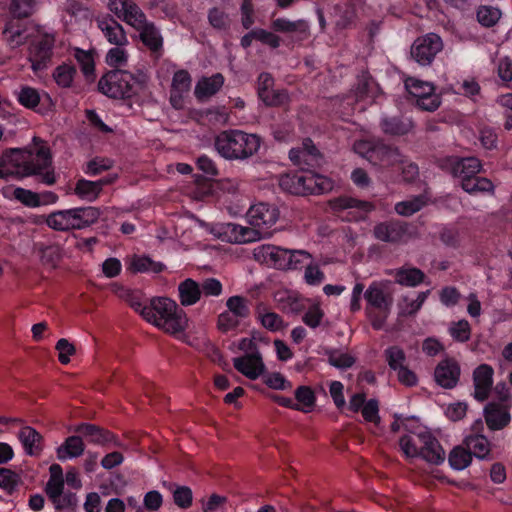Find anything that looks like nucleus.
Segmentation results:
<instances>
[{"label": "nucleus", "mask_w": 512, "mask_h": 512, "mask_svg": "<svg viewBox=\"0 0 512 512\" xmlns=\"http://www.w3.org/2000/svg\"><path fill=\"white\" fill-rule=\"evenodd\" d=\"M34 149L25 151L19 148L6 149L0 158V178L8 180L14 175L30 176L51 167L50 148L37 136L32 139Z\"/></svg>", "instance_id": "obj_1"}, {"label": "nucleus", "mask_w": 512, "mask_h": 512, "mask_svg": "<svg viewBox=\"0 0 512 512\" xmlns=\"http://www.w3.org/2000/svg\"><path fill=\"white\" fill-rule=\"evenodd\" d=\"M108 8L120 20L139 32L142 44L153 56L159 58L162 55L164 39L160 29L147 20L145 13L133 0H109Z\"/></svg>", "instance_id": "obj_2"}, {"label": "nucleus", "mask_w": 512, "mask_h": 512, "mask_svg": "<svg viewBox=\"0 0 512 512\" xmlns=\"http://www.w3.org/2000/svg\"><path fill=\"white\" fill-rule=\"evenodd\" d=\"M446 165L450 174L460 179L461 188L468 194H494L493 182L486 177L478 176L482 170V163L478 158L451 157L447 159Z\"/></svg>", "instance_id": "obj_3"}, {"label": "nucleus", "mask_w": 512, "mask_h": 512, "mask_svg": "<svg viewBox=\"0 0 512 512\" xmlns=\"http://www.w3.org/2000/svg\"><path fill=\"white\" fill-rule=\"evenodd\" d=\"M142 316L168 333L176 334L185 330L187 317L177 303L167 297H157L141 309Z\"/></svg>", "instance_id": "obj_4"}, {"label": "nucleus", "mask_w": 512, "mask_h": 512, "mask_svg": "<svg viewBox=\"0 0 512 512\" xmlns=\"http://www.w3.org/2000/svg\"><path fill=\"white\" fill-rule=\"evenodd\" d=\"M279 186L289 194L306 196L325 194L332 191L334 181L316 171L302 168L281 175Z\"/></svg>", "instance_id": "obj_5"}, {"label": "nucleus", "mask_w": 512, "mask_h": 512, "mask_svg": "<svg viewBox=\"0 0 512 512\" xmlns=\"http://www.w3.org/2000/svg\"><path fill=\"white\" fill-rule=\"evenodd\" d=\"M261 139L256 134L230 129L220 132L215 139L218 153L228 160H245L260 148Z\"/></svg>", "instance_id": "obj_6"}, {"label": "nucleus", "mask_w": 512, "mask_h": 512, "mask_svg": "<svg viewBox=\"0 0 512 512\" xmlns=\"http://www.w3.org/2000/svg\"><path fill=\"white\" fill-rule=\"evenodd\" d=\"M354 150L373 166L387 172L388 176L396 165L401 164L402 154L399 149L382 141H358L354 144Z\"/></svg>", "instance_id": "obj_7"}, {"label": "nucleus", "mask_w": 512, "mask_h": 512, "mask_svg": "<svg viewBox=\"0 0 512 512\" xmlns=\"http://www.w3.org/2000/svg\"><path fill=\"white\" fill-rule=\"evenodd\" d=\"M257 259L280 270L301 269L311 255L305 250H291L274 245H264L255 254Z\"/></svg>", "instance_id": "obj_8"}, {"label": "nucleus", "mask_w": 512, "mask_h": 512, "mask_svg": "<svg viewBox=\"0 0 512 512\" xmlns=\"http://www.w3.org/2000/svg\"><path fill=\"white\" fill-rule=\"evenodd\" d=\"M367 302L366 313L376 330L383 328L393 304L391 293L384 291L381 284L372 282L364 292Z\"/></svg>", "instance_id": "obj_9"}, {"label": "nucleus", "mask_w": 512, "mask_h": 512, "mask_svg": "<svg viewBox=\"0 0 512 512\" xmlns=\"http://www.w3.org/2000/svg\"><path fill=\"white\" fill-rule=\"evenodd\" d=\"M137 79L126 70H112L98 82V90L109 98L126 99L136 94Z\"/></svg>", "instance_id": "obj_10"}, {"label": "nucleus", "mask_w": 512, "mask_h": 512, "mask_svg": "<svg viewBox=\"0 0 512 512\" xmlns=\"http://www.w3.org/2000/svg\"><path fill=\"white\" fill-rule=\"evenodd\" d=\"M55 48V36L43 33L31 40L28 48V59L34 72L45 70L52 61Z\"/></svg>", "instance_id": "obj_11"}, {"label": "nucleus", "mask_w": 512, "mask_h": 512, "mask_svg": "<svg viewBox=\"0 0 512 512\" xmlns=\"http://www.w3.org/2000/svg\"><path fill=\"white\" fill-rule=\"evenodd\" d=\"M279 215L278 207L264 202L252 205L247 212L248 222L254 227L258 238L270 235V229L277 222Z\"/></svg>", "instance_id": "obj_12"}, {"label": "nucleus", "mask_w": 512, "mask_h": 512, "mask_svg": "<svg viewBox=\"0 0 512 512\" xmlns=\"http://www.w3.org/2000/svg\"><path fill=\"white\" fill-rule=\"evenodd\" d=\"M443 48L440 36L434 33L417 38L411 46L410 54L421 66H428L432 63L437 53Z\"/></svg>", "instance_id": "obj_13"}, {"label": "nucleus", "mask_w": 512, "mask_h": 512, "mask_svg": "<svg viewBox=\"0 0 512 512\" xmlns=\"http://www.w3.org/2000/svg\"><path fill=\"white\" fill-rule=\"evenodd\" d=\"M373 236L385 243H404L410 238L409 225L397 219L383 221L374 226Z\"/></svg>", "instance_id": "obj_14"}, {"label": "nucleus", "mask_w": 512, "mask_h": 512, "mask_svg": "<svg viewBox=\"0 0 512 512\" xmlns=\"http://www.w3.org/2000/svg\"><path fill=\"white\" fill-rule=\"evenodd\" d=\"M289 158L299 169L305 168L315 171L324 163V157L309 138L303 141L301 148H292Z\"/></svg>", "instance_id": "obj_15"}, {"label": "nucleus", "mask_w": 512, "mask_h": 512, "mask_svg": "<svg viewBox=\"0 0 512 512\" xmlns=\"http://www.w3.org/2000/svg\"><path fill=\"white\" fill-rule=\"evenodd\" d=\"M274 78L268 72H262L257 78V95L266 106H282L289 100L286 90H273Z\"/></svg>", "instance_id": "obj_16"}, {"label": "nucleus", "mask_w": 512, "mask_h": 512, "mask_svg": "<svg viewBox=\"0 0 512 512\" xmlns=\"http://www.w3.org/2000/svg\"><path fill=\"white\" fill-rule=\"evenodd\" d=\"M461 375V368L457 360L446 357L435 367L434 380L444 389H453L457 386Z\"/></svg>", "instance_id": "obj_17"}, {"label": "nucleus", "mask_w": 512, "mask_h": 512, "mask_svg": "<svg viewBox=\"0 0 512 512\" xmlns=\"http://www.w3.org/2000/svg\"><path fill=\"white\" fill-rule=\"evenodd\" d=\"M494 369L491 365L482 363L472 373L474 386L473 397L479 402L486 401L493 387Z\"/></svg>", "instance_id": "obj_18"}, {"label": "nucleus", "mask_w": 512, "mask_h": 512, "mask_svg": "<svg viewBox=\"0 0 512 512\" xmlns=\"http://www.w3.org/2000/svg\"><path fill=\"white\" fill-rule=\"evenodd\" d=\"M483 428V422L481 419L475 421L471 427L472 433L465 437L464 443L472 456L481 460H490L492 459L490 442L486 436L481 434Z\"/></svg>", "instance_id": "obj_19"}, {"label": "nucleus", "mask_w": 512, "mask_h": 512, "mask_svg": "<svg viewBox=\"0 0 512 512\" xmlns=\"http://www.w3.org/2000/svg\"><path fill=\"white\" fill-rule=\"evenodd\" d=\"M75 432L97 445L113 444L115 447L121 446L118 437L114 433L95 424L81 423L75 427Z\"/></svg>", "instance_id": "obj_20"}, {"label": "nucleus", "mask_w": 512, "mask_h": 512, "mask_svg": "<svg viewBox=\"0 0 512 512\" xmlns=\"http://www.w3.org/2000/svg\"><path fill=\"white\" fill-rule=\"evenodd\" d=\"M234 368L251 380H256L265 372V364L260 352L247 353L233 359Z\"/></svg>", "instance_id": "obj_21"}, {"label": "nucleus", "mask_w": 512, "mask_h": 512, "mask_svg": "<svg viewBox=\"0 0 512 512\" xmlns=\"http://www.w3.org/2000/svg\"><path fill=\"white\" fill-rule=\"evenodd\" d=\"M17 101L25 108L44 114L47 107L52 104L51 97L45 93L43 98L36 88L22 86L17 93Z\"/></svg>", "instance_id": "obj_22"}, {"label": "nucleus", "mask_w": 512, "mask_h": 512, "mask_svg": "<svg viewBox=\"0 0 512 512\" xmlns=\"http://www.w3.org/2000/svg\"><path fill=\"white\" fill-rule=\"evenodd\" d=\"M97 25L110 44L126 46L129 43L123 26L112 16L107 15L98 19Z\"/></svg>", "instance_id": "obj_23"}, {"label": "nucleus", "mask_w": 512, "mask_h": 512, "mask_svg": "<svg viewBox=\"0 0 512 512\" xmlns=\"http://www.w3.org/2000/svg\"><path fill=\"white\" fill-rule=\"evenodd\" d=\"M422 443L420 447V456L428 463L440 465L445 460V451L439 441L431 434H423L419 436Z\"/></svg>", "instance_id": "obj_24"}, {"label": "nucleus", "mask_w": 512, "mask_h": 512, "mask_svg": "<svg viewBox=\"0 0 512 512\" xmlns=\"http://www.w3.org/2000/svg\"><path fill=\"white\" fill-rule=\"evenodd\" d=\"M72 230H81L96 223L101 215L100 209L93 206L70 208Z\"/></svg>", "instance_id": "obj_25"}, {"label": "nucleus", "mask_w": 512, "mask_h": 512, "mask_svg": "<svg viewBox=\"0 0 512 512\" xmlns=\"http://www.w3.org/2000/svg\"><path fill=\"white\" fill-rule=\"evenodd\" d=\"M109 183H111V180L100 179L90 181L85 178H80L75 184L73 193L82 200L93 202L99 197L104 185Z\"/></svg>", "instance_id": "obj_26"}, {"label": "nucleus", "mask_w": 512, "mask_h": 512, "mask_svg": "<svg viewBox=\"0 0 512 512\" xmlns=\"http://www.w3.org/2000/svg\"><path fill=\"white\" fill-rule=\"evenodd\" d=\"M18 438L26 454L38 456L43 450V437L31 426H24L18 433Z\"/></svg>", "instance_id": "obj_27"}, {"label": "nucleus", "mask_w": 512, "mask_h": 512, "mask_svg": "<svg viewBox=\"0 0 512 512\" xmlns=\"http://www.w3.org/2000/svg\"><path fill=\"white\" fill-rule=\"evenodd\" d=\"M484 416L490 430L496 431L506 427L510 420V413L498 404H488L484 409Z\"/></svg>", "instance_id": "obj_28"}, {"label": "nucleus", "mask_w": 512, "mask_h": 512, "mask_svg": "<svg viewBox=\"0 0 512 512\" xmlns=\"http://www.w3.org/2000/svg\"><path fill=\"white\" fill-rule=\"evenodd\" d=\"M393 274L395 282L405 287H417L426 278L425 273L421 269L409 265L395 269Z\"/></svg>", "instance_id": "obj_29"}, {"label": "nucleus", "mask_w": 512, "mask_h": 512, "mask_svg": "<svg viewBox=\"0 0 512 512\" xmlns=\"http://www.w3.org/2000/svg\"><path fill=\"white\" fill-rule=\"evenodd\" d=\"M127 269L132 273H162L166 265L162 262L154 261L147 255H134L128 262Z\"/></svg>", "instance_id": "obj_30"}, {"label": "nucleus", "mask_w": 512, "mask_h": 512, "mask_svg": "<svg viewBox=\"0 0 512 512\" xmlns=\"http://www.w3.org/2000/svg\"><path fill=\"white\" fill-rule=\"evenodd\" d=\"M224 77L220 73H216L211 77H203L196 86L194 94L198 100H203L215 95L223 86Z\"/></svg>", "instance_id": "obj_31"}, {"label": "nucleus", "mask_w": 512, "mask_h": 512, "mask_svg": "<svg viewBox=\"0 0 512 512\" xmlns=\"http://www.w3.org/2000/svg\"><path fill=\"white\" fill-rule=\"evenodd\" d=\"M380 127L385 134L400 136L412 129L413 122L403 116H385L381 119Z\"/></svg>", "instance_id": "obj_32"}, {"label": "nucleus", "mask_w": 512, "mask_h": 512, "mask_svg": "<svg viewBox=\"0 0 512 512\" xmlns=\"http://www.w3.org/2000/svg\"><path fill=\"white\" fill-rule=\"evenodd\" d=\"M227 241L231 243H247L258 239L257 232L249 227H245L235 223H227L223 227Z\"/></svg>", "instance_id": "obj_33"}, {"label": "nucleus", "mask_w": 512, "mask_h": 512, "mask_svg": "<svg viewBox=\"0 0 512 512\" xmlns=\"http://www.w3.org/2000/svg\"><path fill=\"white\" fill-rule=\"evenodd\" d=\"M85 445L81 436L73 435L65 439V441L57 448V458L60 461L77 458L83 454Z\"/></svg>", "instance_id": "obj_34"}, {"label": "nucleus", "mask_w": 512, "mask_h": 512, "mask_svg": "<svg viewBox=\"0 0 512 512\" xmlns=\"http://www.w3.org/2000/svg\"><path fill=\"white\" fill-rule=\"evenodd\" d=\"M178 293L180 303L183 306H191L199 301L202 291L195 280L187 278L179 284Z\"/></svg>", "instance_id": "obj_35"}, {"label": "nucleus", "mask_w": 512, "mask_h": 512, "mask_svg": "<svg viewBox=\"0 0 512 512\" xmlns=\"http://www.w3.org/2000/svg\"><path fill=\"white\" fill-rule=\"evenodd\" d=\"M391 179H401L406 183H414L419 177V167L416 163L402 155L401 164L395 166V170L389 175Z\"/></svg>", "instance_id": "obj_36"}, {"label": "nucleus", "mask_w": 512, "mask_h": 512, "mask_svg": "<svg viewBox=\"0 0 512 512\" xmlns=\"http://www.w3.org/2000/svg\"><path fill=\"white\" fill-rule=\"evenodd\" d=\"M271 29L278 33L307 34L309 31V26L308 23L303 19L291 21L286 18H276L271 22Z\"/></svg>", "instance_id": "obj_37"}, {"label": "nucleus", "mask_w": 512, "mask_h": 512, "mask_svg": "<svg viewBox=\"0 0 512 512\" xmlns=\"http://www.w3.org/2000/svg\"><path fill=\"white\" fill-rule=\"evenodd\" d=\"M73 56L80 66L81 72L83 73L86 80L91 81L95 78V60L94 52L92 50H84L81 48H75Z\"/></svg>", "instance_id": "obj_38"}, {"label": "nucleus", "mask_w": 512, "mask_h": 512, "mask_svg": "<svg viewBox=\"0 0 512 512\" xmlns=\"http://www.w3.org/2000/svg\"><path fill=\"white\" fill-rule=\"evenodd\" d=\"M77 75L76 66L72 63H62L58 65L53 73L52 77L56 84L61 88H70Z\"/></svg>", "instance_id": "obj_39"}, {"label": "nucleus", "mask_w": 512, "mask_h": 512, "mask_svg": "<svg viewBox=\"0 0 512 512\" xmlns=\"http://www.w3.org/2000/svg\"><path fill=\"white\" fill-rule=\"evenodd\" d=\"M70 209L65 210H57L50 213L46 217V224L49 228L55 231H70L72 230L71 226V214Z\"/></svg>", "instance_id": "obj_40"}, {"label": "nucleus", "mask_w": 512, "mask_h": 512, "mask_svg": "<svg viewBox=\"0 0 512 512\" xmlns=\"http://www.w3.org/2000/svg\"><path fill=\"white\" fill-rule=\"evenodd\" d=\"M3 35L7 43L12 47L16 48L24 44L25 35L24 30L21 29L19 23L14 20H10L5 24L3 29Z\"/></svg>", "instance_id": "obj_41"}, {"label": "nucleus", "mask_w": 512, "mask_h": 512, "mask_svg": "<svg viewBox=\"0 0 512 512\" xmlns=\"http://www.w3.org/2000/svg\"><path fill=\"white\" fill-rule=\"evenodd\" d=\"M472 461V454L468 449H465L461 446L454 447L449 456H448V462L451 468L454 470H463Z\"/></svg>", "instance_id": "obj_42"}, {"label": "nucleus", "mask_w": 512, "mask_h": 512, "mask_svg": "<svg viewBox=\"0 0 512 512\" xmlns=\"http://www.w3.org/2000/svg\"><path fill=\"white\" fill-rule=\"evenodd\" d=\"M384 357L389 368L393 371H398L405 366L406 354L400 346L392 345L387 347L384 350Z\"/></svg>", "instance_id": "obj_43"}, {"label": "nucleus", "mask_w": 512, "mask_h": 512, "mask_svg": "<svg viewBox=\"0 0 512 512\" xmlns=\"http://www.w3.org/2000/svg\"><path fill=\"white\" fill-rule=\"evenodd\" d=\"M501 11L492 6L482 5L477 9V21L486 28L493 27L501 18Z\"/></svg>", "instance_id": "obj_44"}, {"label": "nucleus", "mask_w": 512, "mask_h": 512, "mask_svg": "<svg viewBox=\"0 0 512 512\" xmlns=\"http://www.w3.org/2000/svg\"><path fill=\"white\" fill-rule=\"evenodd\" d=\"M336 206L339 209H355L361 213H368L374 209V205L365 200L356 199L353 197L343 196L336 200Z\"/></svg>", "instance_id": "obj_45"}, {"label": "nucleus", "mask_w": 512, "mask_h": 512, "mask_svg": "<svg viewBox=\"0 0 512 512\" xmlns=\"http://www.w3.org/2000/svg\"><path fill=\"white\" fill-rule=\"evenodd\" d=\"M228 311L238 319H246L250 315V307L246 298L242 296H231L226 302Z\"/></svg>", "instance_id": "obj_46"}, {"label": "nucleus", "mask_w": 512, "mask_h": 512, "mask_svg": "<svg viewBox=\"0 0 512 512\" xmlns=\"http://www.w3.org/2000/svg\"><path fill=\"white\" fill-rule=\"evenodd\" d=\"M424 205V197L419 195L413 197L412 199L396 203L395 211L399 215L408 217L420 211L424 207Z\"/></svg>", "instance_id": "obj_47"}, {"label": "nucleus", "mask_w": 512, "mask_h": 512, "mask_svg": "<svg viewBox=\"0 0 512 512\" xmlns=\"http://www.w3.org/2000/svg\"><path fill=\"white\" fill-rule=\"evenodd\" d=\"M208 22L209 24L217 30H228L230 28V18L229 15L222 9L218 7H213L208 11Z\"/></svg>", "instance_id": "obj_48"}, {"label": "nucleus", "mask_w": 512, "mask_h": 512, "mask_svg": "<svg viewBox=\"0 0 512 512\" xmlns=\"http://www.w3.org/2000/svg\"><path fill=\"white\" fill-rule=\"evenodd\" d=\"M449 334L457 342H467L471 336V326L465 319L453 322L449 327Z\"/></svg>", "instance_id": "obj_49"}, {"label": "nucleus", "mask_w": 512, "mask_h": 512, "mask_svg": "<svg viewBox=\"0 0 512 512\" xmlns=\"http://www.w3.org/2000/svg\"><path fill=\"white\" fill-rule=\"evenodd\" d=\"M114 161L105 157H95L91 159L84 169V173L89 176H97L104 171L110 170Z\"/></svg>", "instance_id": "obj_50"}, {"label": "nucleus", "mask_w": 512, "mask_h": 512, "mask_svg": "<svg viewBox=\"0 0 512 512\" xmlns=\"http://www.w3.org/2000/svg\"><path fill=\"white\" fill-rule=\"evenodd\" d=\"M21 482L18 473L11 469L0 467V487L12 494Z\"/></svg>", "instance_id": "obj_51"}, {"label": "nucleus", "mask_w": 512, "mask_h": 512, "mask_svg": "<svg viewBox=\"0 0 512 512\" xmlns=\"http://www.w3.org/2000/svg\"><path fill=\"white\" fill-rule=\"evenodd\" d=\"M191 87V76L187 70L181 69L174 73L172 79L171 90L179 92V99L182 94L188 92Z\"/></svg>", "instance_id": "obj_52"}, {"label": "nucleus", "mask_w": 512, "mask_h": 512, "mask_svg": "<svg viewBox=\"0 0 512 512\" xmlns=\"http://www.w3.org/2000/svg\"><path fill=\"white\" fill-rule=\"evenodd\" d=\"M258 319L262 326L272 332L280 331L285 327L283 318L275 312H258Z\"/></svg>", "instance_id": "obj_53"}, {"label": "nucleus", "mask_w": 512, "mask_h": 512, "mask_svg": "<svg viewBox=\"0 0 512 512\" xmlns=\"http://www.w3.org/2000/svg\"><path fill=\"white\" fill-rule=\"evenodd\" d=\"M328 363L339 369L351 368L355 363V358L348 353H341L337 350L327 352Z\"/></svg>", "instance_id": "obj_54"}, {"label": "nucleus", "mask_w": 512, "mask_h": 512, "mask_svg": "<svg viewBox=\"0 0 512 512\" xmlns=\"http://www.w3.org/2000/svg\"><path fill=\"white\" fill-rule=\"evenodd\" d=\"M430 294V290L423 291L418 293L416 299H410L409 297H404L403 302L404 305L402 307L403 314L407 316H413L415 315L423 306L426 299L428 298Z\"/></svg>", "instance_id": "obj_55"}, {"label": "nucleus", "mask_w": 512, "mask_h": 512, "mask_svg": "<svg viewBox=\"0 0 512 512\" xmlns=\"http://www.w3.org/2000/svg\"><path fill=\"white\" fill-rule=\"evenodd\" d=\"M405 86L408 92L414 97L418 98L420 96H424L425 94H429L435 90L433 84L425 81L418 80L416 78H409Z\"/></svg>", "instance_id": "obj_56"}, {"label": "nucleus", "mask_w": 512, "mask_h": 512, "mask_svg": "<svg viewBox=\"0 0 512 512\" xmlns=\"http://www.w3.org/2000/svg\"><path fill=\"white\" fill-rule=\"evenodd\" d=\"M14 198L21 202L23 205L36 208L40 207L39 194L25 188L17 187L13 192Z\"/></svg>", "instance_id": "obj_57"}, {"label": "nucleus", "mask_w": 512, "mask_h": 512, "mask_svg": "<svg viewBox=\"0 0 512 512\" xmlns=\"http://www.w3.org/2000/svg\"><path fill=\"white\" fill-rule=\"evenodd\" d=\"M128 61V54L124 49V46H116L111 48L106 54V63L110 67H121L125 66Z\"/></svg>", "instance_id": "obj_58"}, {"label": "nucleus", "mask_w": 512, "mask_h": 512, "mask_svg": "<svg viewBox=\"0 0 512 512\" xmlns=\"http://www.w3.org/2000/svg\"><path fill=\"white\" fill-rule=\"evenodd\" d=\"M174 503L181 509H187L192 505L193 493L188 486H178L173 492Z\"/></svg>", "instance_id": "obj_59"}, {"label": "nucleus", "mask_w": 512, "mask_h": 512, "mask_svg": "<svg viewBox=\"0 0 512 512\" xmlns=\"http://www.w3.org/2000/svg\"><path fill=\"white\" fill-rule=\"evenodd\" d=\"M35 4V0H12L11 11L18 18H26L33 13Z\"/></svg>", "instance_id": "obj_60"}, {"label": "nucleus", "mask_w": 512, "mask_h": 512, "mask_svg": "<svg viewBox=\"0 0 512 512\" xmlns=\"http://www.w3.org/2000/svg\"><path fill=\"white\" fill-rule=\"evenodd\" d=\"M324 317V312L319 305H312L304 313L302 321L310 328H317Z\"/></svg>", "instance_id": "obj_61"}, {"label": "nucleus", "mask_w": 512, "mask_h": 512, "mask_svg": "<svg viewBox=\"0 0 512 512\" xmlns=\"http://www.w3.org/2000/svg\"><path fill=\"white\" fill-rule=\"evenodd\" d=\"M295 399L304 407L311 409L315 406L316 396L309 386H299L295 390Z\"/></svg>", "instance_id": "obj_62"}, {"label": "nucleus", "mask_w": 512, "mask_h": 512, "mask_svg": "<svg viewBox=\"0 0 512 512\" xmlns=\"http://www.w3.org/2000/svg\"><path fill=\"white\" fill-rule=\"evenodd\" d=\"M416 104L422 110L433 112L440 106L441 99L433 90L429 94L416 98Z\"/></svg>", "instance_id": "obj_63"}, {"label": "nucleus", "mask_w": 512, "mask_h": 512, "mask_svg": "<svg viewBox=\"0 0 512 512\" xmlns=\"http://www.w3.org/2000/svg\"><path fill=\"white\" fill-rule=\"evenodd\" d=\"M40 258L43 264L55 267L61 259V250L55 245L45 246L41 249Z\"/></svg>", "instance_id": "obj_64"}]
</instances>
